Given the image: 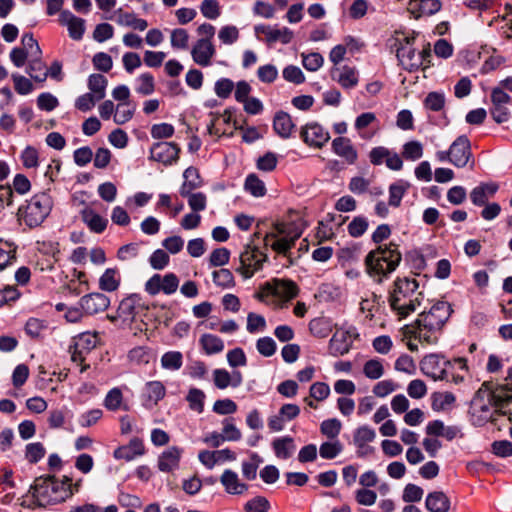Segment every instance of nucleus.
<instances>
[{
    "mask_svg": "<svg viewBox=\"0 0 512 512\" xmlns=\"http://www.w3.org/2000/svg\"><path fill=\"white\" fill-rule=\"evenodd\" d=\"M183 449L177 446L169 447L158 458V468L162 472H171L179 467Z\"/></svg>",
    "mask_w": 512,
    "mask_h": 512,
    "instance_id": "obj_26",
    "label": "nucleus"
},
{
    "mask_svg": "<svg viewBox=\"0 0 512 512\" xmlns=\"http://www.w3.org/2000/svg\"><path fill=\"white\" fill-rule=\"evenodd\" d=\"M34 498V506L45 507L56 504L69 498V492H65L63 479L59 481L55 476L40 477L30 488Z\"/></svg>",
    "mask_w": 512,
    "mask_h": 512,
    "instance_id": "obj_6",
    "label": "nucleus"
},
{
    "mask_svg": "<svg viewBox=\"0 0 512 512\" xmlns=\"http://www.w3.org/2000/svg\"><path fill=\"white\" fill-rule=\"evenodd\" d=\"M407 189L408 185L403 182L391 184L389 187V205L399 207Z\"/></svg>",
    "mask_w": 512,
    "mask_h": 512,
    "instance_id": "obj_53",
    "label": "nucleus"
},
{
    "mask_svg": "<svg viewBox=\"0 0 512 512\" xmlns=\"http://www.w3.org/2000/svg\"><path fill=\"white\" fill-rule=\"evenodd\" d=\"M61 25L66 26L69 36L76 41L82 39L85 32V20L75 16L68 10H63L59 16Z\"/></svg>",
    "mask_w": 512,
    "mask_h": 512,
    "instance_id": "obj_20",
    "label": "nucleus"
},
{
    "mask_svg": "<svg viewBox=\"0 0 512 512\" xmlns=\"http://www.w3.org/2000/svg\"><path fill=\"white\" fill-rule=\"evenodd\" d=\"M180 147L173 142H157L150 149V159L165 166L176 163L179 159Z\"/></svg>",
    "mask_w": 512,
    "mask_h": 512,
    "instance_id": "obj_11",
    "label": "nucleus"
},
{
    "mask_svg": "<svg viewBox=\"0 0 512 512\" xmlns=\"http://www.w3.org/2000/svg\"><path fill=\"white\" fill-rule=\"evenodd\" d=\"M450 362L437 354L425 356L420 362V368L424 375L433 380H448L447 367Z\"/></svg>",
    "mask_w": 512,
    "mask_h": 512,
    "instance_id": "obj_10",
    "label": "nucleus"
},
{
    "mask_svg": "<svg viewBox=\"0 0 512 512\" xmlns=\"http://www.w3.org/2000/svg\"><path fill=\"white\" fill-rule=\"evenodd\" d=\"M210 123L208 124V132L211 135L220 136H232L233 132H228L225 126H229L232 120V112L230 109L224 110L222 114L210 113Z\"/></svg>",
    "mask_w": 512,
    "mask_h": 512,
    "instance_id": "obj_22",
    "label": "nucleus"
},
{
    "mask_svg": "<svg viewBox=\"0 0 512 512\" xmlns=\"http://www.w3.org/2000/svg\"><path fill=\"white\" fill-rule=\"evenodd\" d=\"M220 483L225 492L230 495H243L248 491V485L241 481L239 475L231 470L226 469L220 476Z\"/></svg>",
    "mask_w": 512,
    "mask_h": 512,
    "instance_id": "obj_21",
    "label": "nucleus"
},
{
    "mask_svg": "<svg viewBox=\"0 0 512 512\" xmlns=\"http://www.w3.org/2000/svg\"><path fill=\"white\" fill-rule=\"evenodd\" d=\"M369 223L366 217L357 216L348 224V233L352 237L362 236L368 229Z\"/></svg>",
    "mask_w": 512,
    "mask_h": 512,
    "instance_id": "obj_56",
    "label": "nucleus"
},
{
    "mask_svg": "<svg viewBox=\"0 0 512 512\" xmlns=\"http://www.w3.org/2000/svg\"><path fill=\"white\" fill-rule=\"evenodd\" d=\"M311 334L317 338H325L332 331L331 323L325 318H315L309 323Z\"/></svg>",
    "mask_w": 512,
    "mask_h": 512,
    "instance_id": "obj_46",
    "label": "nucleus"
},
{
    "mask_svg": "<svg viewBox=\"0 0 512 512\" xmlns=\"http://www.w3.org/2000/svg\"><path fill=\"white\" fill-rule=\"evenodd\" d=\"M402 256L395 243H389L378 246L370 251L365 257V266L367 273L375 281L381 283L396 270L401 262Z\"/></svg>",
    "mask_w": 512,
    "mask_h": 512,
    "instance_id": "obj_4",
    "label": "nucleus"
},
{
    "mask_svg": "<svg viewBox=\"0 0 512 512\" xmlns=\"http://www.w3.org/2000/svg\"><path fill=\"white\" fill-rule=\"evenodd\" d=\"M414 278H397L389 295V305L399 320L408 317L421 305L423 294Z\"/></svg>",
    "mask_w": 512,
    "mask_h": 512,
    "instance_id": "obj_3",
    "label": "nucleus"
},
{
    "mask_svg": "<svg viewBox=\"0 0 512 512\" xmlns=\"http://www.w3.org/2000/svg\"><path fill=\"white\" fill-rule=\"evenodd\" d=\"M324 63L323 56L318 52H312L309 54H302V64L308 71L319 70Z\"/></svg>",
    "mask_w": 512,
    "mask_h": 512,
    "instance_id": "obj_57",
    "label": "nucleus"
},
{
    "mask_svg": "<svg viewBox=\"0 0 512 512\" xmlns=\"http://www.w3.org/2000/svg\"><path fill=\"white\" fill-rule=\"evenodd\" d=\"M212 276L214 284L223 289H229L235 286L234 276L229 269L222 268L215 270Z\"/></svg>",
    "mask_w": 512,
    "mask_h": 512,
    "instance_id": "obj_49",
    "label": "nucleus"
},
{
    "mask_svg": "<svg viewBox=\"0 0 512 512\" xmlns=\"http://www.w3.org/2000/svg\"><path fill=\"white\" fill-rule=\"evenodd\" d=\"M257 351L264 357H271L276 352V342L271 337L259 338L256 342Z\"/></svg>",
    "mask_w": 512,
    "mask_h": 512,
    "instance_id": "obj_64",
    "label": "nucleus"
},
{
    "mask_svg": "<svg viewBox=\"0 0 512 512\" xmlns=\"http://www.w3.org/2000/svg\"><path fill=\"white\" fill-rule=\"evenodd\" d=\"M397 57L401 64L410 71L422 66L421 57L417 56L415 49L409 45V42L398 48Z\"/></svg>",
    "mask_w": 512,
    "mask_h": 512,
    "instance_id": "obj_30",
    "label": "nucleus"
},
{
    "mask_svg": "<svg viewBox=\"0 0 512 512\" xmlns=\"http://www.w3.org/2000/svg\"><path fill=\"white\" fill-rule=\"evenodd\" d=\"M268 260L265 252L259 250L258 246L251 240L244 246L240 253V266L236 269L245 279L251 278L256 272L260 271L263 264Z\"/></svg>",
    "mask_w": 512,
    "mask_h": 512,
    "instance_id": "obj_8",
    "label": "nucleus"
},
{
    "mask_svg": "<svg viewBox=\"0 0 512 512\" xmlns=\"http://www.w3.org/2000/svg\"><path fill=\"white\" fill-rule=\"evenodd\" d=\"M499 186L494 182H482L470 192V200L475 206H484L494 197Z\"/></svg>",
    "mask_w": 512,
    "mask_h": 512,
    "instance_id": "obj_23",
    "label": "nucleus"
},
{
    "mask_svg": "<svg viewBox=\"0 0 512 512\" xmlns=\"http://www.w3.org/2000/svg\"><path fill=\"white\" fill-rule=\"evenodd\" d=\"M222 425V436L224 441H239L242 438L241 431L233 423L232 419H224Z\"/></svg>",
    "mask_w": 512,
    "mask_h": 512,
    "instance_id": "obj_55",
    "label": "nucleus"
},
{
    "mask_svg": "<svg viewBox=\"0 0 512 512\" xmlns=\"http://www.w3.org/2000/svg\"><path fill=\"white\" fill-rule=\"evenodd\" d=\"M263 459L257 453H251L248 461L242 462V474L247 480H254L257 476V470Z\"/></svg>",
    "mask_w": 512,
    "mask_h": 512,
    "instance_id": "obj_45",
    "label": "nucleus"
},
{
    "mask_svg": "<svg viewBox=\"0 0 512 512\" xmlns=\"http://www.w3.org/2000/svg\"><path fill=\"white\" fill-rule=\"evenodd\" d=\"M205 393L198 388H191L186 396L190 409L202 413L204 410Z\"/></svg>",
    "mask_w": 512,
    "mask_h": 512,
    "instance_id": "obj_52",
    "label": "nucleus"
},
{
    "mask_svg": "<svg viewBox=\"0 0 512 512\" xmlns=\"http://www.w3.org/2000/svg\"><path fill=\"white\" fill-rule=\"evenodd\" d=\"M136 111V105L131 101H126L124 103H118L115 106V113L113 116V120L118 125H123L130 121L134 113Z\"/></svg>",
    "mask_w": 512,
    "mask_h": 512,
    "instance_id": "obj_39",
    "label": "nucleus"
},
{
    "mask_svg": "<svg viewBox=\"0 0 512 512\" xmlns=\"http://www.w3.org/2000/svg\"><path fill=\"white\" fill-rule=\"evenodd\" d=\"M445 105V96L443 93L430 92L424 100V106L426 109L438 112Z\"/></svg>",
    "mask_w": 512,
    "mask_h": 512,
    "instance_id": "obj_60",
    "label": "nucleus"
},
{
    "mask_svg": "<svg viewBox=\"0 0 512 512\" xmlns=\"http://www.w3.org/2000/svg\"><path fill=\"white\" fill-rule=\"evenodd\" d=\"M184 182L180 187V195H188L189 192L202 186V180L197 168L190 166L183 173Z\"/></svg>",
    "mask_w": 512,
    "mask_h": 512,
    "instance_id": "obj_35",
    "label": "nucleus"
},
{
    "mask_svg": "<svg viewBox=\"0 0 512 512\" xmlns=\"http://www.w3.org/2000/svg\"><path fill=\"white\" fill-rule=\"evenodd\" d=\"M472 159L470 140L461 135L450 146V163L458 168H463Z\"/></svg>",
    "mask_w": 512,
    "mask_h": 512,
    "instance_id": "obj_12",
    "label": "nucleus"
},
{
    "mask_svg": "<svg viewBox=\"0 0 512 512\" xmlns=\"http://www.w3.org/2000/svg\"><path fill=\"white\" fill-rule=\"evenodd\" d=\"M237 408V404L233 400L225 398L216 400L213 404L212 410L218 415H230L234 414L237 411Z\"/></svg>",
    "mask_w": 512,
    "mask_h": 512,
    "instance_id": "obj_59",
    "label": "nucleus"
},
{
    "mask_svg": "<svg viewBox=\"0 0 512 512\" xmlns=\"http://www.w3.org/2000/svg\"><path fill=\"white\" fill-rule=\"evenodd\" d=\"M171 46L174 49L185 50L188 48L189 34L183 28H177L171 31Z\"/></svg>",
    "mask_w": 512,
    "mask_h": 512,
    "instance_id": "obj_58",
    "label": "nucleus"
},
{
    "mask_svg": "<svg viewBox=\"0 0 512 512\" xmlns=\"http://www.w3.org/2000/svg\"><path fill=\"white\" fill-rule=\"evenodd\" d=\"M16 246L8 241L0 240V270L15 260Z\"/></svg>",
    "mask_w": 512,
    "mask_h": 512,
    "instance_id": "obj_50",
    "label": "nucleus"
},
{
    "mask_svg": "<svg viewBox=\"0 0 512 512\" xmlns=\"http://www.w3.org/2000/svg\"><path fill=\"white\" fill-rule=\"evenodd\" d=\"M301 138L312 147L321 148L330 139L329 132L318 123H308L301 129Z\"/></svg>",
    "mask_w": 512,
    "mask_h": 512,
    "instance_id": "obj_15",
    "label": "nucleus"
},
{
    "mask_svg": "<svg viewBox=\"0 0 512 512\" xmlns=\"http://www.w3.org/2000/svg\"><path fill=\"white\" fill-rule=\"evenodd\" d=\"M364 375L372 380L379 379L384 374V367L379 359H370L363 366Z\"/></svg>",
    "mask_w": 512,
    "mask_h": 512,
    "instance_id": "obj_54",
    "label": "nucleus"
},
{
    "mask_svg": "<svg viewBox=\"0 0 512 512\" xmlns=\"http://www.w3.org/2000/svg\"><path fill=\"white\" fill-rule=\"evenodd\" d=\"M109 19L114 20L120 26L130 27L138 31H144L148 27L145 19L138 18L134 13L125 12L122 8L117 9Z\"/></svg>",
    "mask_w": 512,
    "mask_h": 512,
    "instance_id": "obj_27",
    "label": "nucleus"
},
{
    "mask_svg": "<svg viewBox=\"0 0 512 512\" xmlns=\"http://www.w3.org/2000/svg\"><path fill=\"white\" fill-rule=\"evenodd\" d=\"M423 155V146L418 141L407 142L403 147V156L408 160H418Z\"/></svg>",
    "mask_w": 512,
    "mask_h": 512,
    "instance_id": "obj_62",
    "label": "nucleus"
},
{
    "mask_svg": "<svg viewBox=\"0 0 512 512\" xmlns=\"http://www.w3.org/2000/svg\"><path fill=\"white\" fill-rule=\"evenodd\" d=\"M99 341L98 333L97 332H84L79 334L75 338V344L76 348L79 349L82 352H85L88 354L91 350H93Z\"/></svg>",
    "mask_w": 512,
    "mask_h": 512,
    "instance_id": "obj_41",
    "label": "nucleus"
},
{
    "mask_svg": "<svg viewBox=\"0 0 512 512\" xmlns=\"http://www.w3.org/2000/svg\"><path fill=\"white\" fill-rule=\"evenodd\" d=\"M332 148L338 156L345 158L349 163H354L357 159V152L348 138H335L332 142Z\"/></svg>",
    "mask_w": 512,
    "mask_h": 512,
    "instance_id": "obj_33",
    "label": "nucleus"
},
{
    "mask_svg": "<svg viewBox=\"0 0 512 512\" xmlns=\"http://www.w3.org/2000/svg\"><path fill=\"white\" fill-rule=\"evenodd\" d=\"M82 221L93 233H103L108 225V219L98 214L91 207L86 206L80 212Z\"/></svg>",
    "mask_w": 512,
    "mask_h": 512,
    "instance_id": "obj_28",
    "label": "nucleus"
},
{
    "mask_svg": "<svg viewBox=\"0 0 512 512\" xmlns=\"http://www.w3.org/2000/svg\"><path fill=\"white\" fill-rule=\"evenodd\" d=\"M455 402L456 397L452 392H434L431 395V407L436 412L452 410Z\"/></svg>",
    "mask_w": 512,
    "mask_h": 512,
    "instance_id": "obj_34",
    "label": "nucleus"
},
{
    "mask_svg": "<svg viewBox=\"0 0 512 512\" xmlns=\"http://www.w3.org/2000/svg\"><path fill=\"white\" fill-rule=\"evenodd\" d=\"M295 125L286 112H277L273 120V129L281 138L287 139L291 136Z\"/></svg>",
    "mask_w": 512,
    "mask_h": 512,
    "instance_id": "obj_31",
    "label": "nucleus"
},
{
    "mask_svg": "<svg viewBox=\"0 0 512 512\" xmlns=\"http://www.w3.org/2000/svg\"><path fill=\"white\" fill-rule=\"evenodd\" d=\"M147 399L157 404L166 394L165 386L160 381H150L145 386Z\"/></svg>",
    "mask_w": 512,
    "mask_h": 512,
    "instance_id": "obj_48",
    "label": "nucleus"
},
{
    "mask_svg": "<svg viewBox=\"0 0 512 512\" xmlns=\"http://www.w3.org/2000/svg\"><path fill=\"white\" fill-rule=\"evenodd\" d=\"M352 347L351 334L348 330L337 329L329 341L328 350L334 357L347 354Z\"/></svg>",
    "mask_w": 512,
    "mask_h": 512,
    "instance_id": "obj_18",
    "label": "nucleus"
},
{
    "mask_svg": "<svg viewBox=\"0 0 512 512\" xmlns=\"http://www.w3.org/2000/svg\"><path fill=\"white\" fill-rule=\"evenodd\" d=\"M330 74L331 78L344 89H351L358 85L359 74L355 67L348 65L333 67Z\"/></svg>",
    "mask_w": 512,
    "mask_h": 512,
    "instance_id": "obj_17",
    "label": "nucleus"
},
{
    "mask_svg": "<svg viewBox=\"0 0 512 512\" xmlns=\"http://www.w3.org/2000/svg\"><path fill=\"white\" fill-rule=\"evenodd\" d=\"M142 298L138 294H132L126 298H124L117 309L116 316H108V319L111 321H115L116 319H121L124 322H131L134 320L136 314L142 308Z\"/></svg>",
    "mask_w": 512,
    "mask_h": 512,
    "instance_id": "obj_13",
    "label": "nucleus"
},
{
    "mask_svg": "<svg viewBox=\"0 0 512 512\" xmlns=\"http://www.w3.org/2000/svg\"><path fill=\"white\" fill-rule=\"evenodd\" d=\"M441 9L439 0H410L407 10L415 19L422 16H430Z\"/></svg>",
    "mask_w": 512,
    "mask_h": 512,
    "instance_id": "obj_24",
    "label": "nucleus"
},
{
    "mask_svg": "<svg viewBox=\"0 0 512 512\" xmlns=\"http://www.w3.org/2000/svg\"><path fill=\"white\" fill-rule=\"evenodd\" d=\"M110 305V299L99 292L87 294L80 299L82 311L87 315L104 312Z\"/></svg>",
    "mask_w": 512,
    "mask_h": 512,
    "instance_id": "obj_16",
    "label": "nucleus"
},
{
    "mask_svg": "<svg viewBox=\"0 0 512 512\" xmlns=\"http://www.w3.org/2000/svg\"><path fill=\"white\" fill-rule=\"evenodd\" d=\"M199 343L206 354L212 355L223 351L224 342L221 338L213 334H204L201 336Z\"/></svg>",
    "mask_w": 512,
    "mask_h": 512,
    "instance_id": "obj_40",
    "label": "nucleus"
},
{
    "mask_svg": "<svg viewBox=\"0 0 512 512\" xmlns=\"http://www.w3.org/2000/svg\"><path fill=\"white\" fill-rule=\"evenodd\" d=\"M183 356L179 351H169L162 355L161 365L164 369L176 371L182 367Z\"/></svg>",
    "mask_w": 512,
    "mask_h": 512,
    "instance_id": "obj_47",
    "label": "nucleus"
},
{
    "mask_svg": "<svg viewBox=\"0 0 512 512\" xmlns=\"http://www.w3.org/2000/svg\"><path fill=\"white\" fill-rule=\"evenodd\" d=\"M26 73L36 82H44L48 76L45 64L41 59H31Z\"/></svg>",
    "mask_w": 512,
    "mask_h": 512,
    "instance_id": "obj_44",
    "label": "nucleus"
},
{
    "mask_svg": "<svg viewBox=\"0 0 512 512\" xmlns=\"http://www.w3.org/2000/svg\"><path fill=\"white\" fill-rule=\"evenodd\" d=\"M305 225L302 220L293 222H276L270 232L266 233L263 242L278 254L287 256L295 242L301 237Z\"/></svg>",
    "mask_w": 512,
    "mask_h": 512,
    "instance_id": "obj_5",
    "label": "nucleus"
},
{
    "mask_svg": "<svg viewBox=\"0 0 512 512\" xmlns=\"http://www.w3.org/2000/svg\"><path fill=\"white\" fill-rule=\"evenodd\" d=\"M269 508L270 503L263 496L254 497L253 499L249 500L244 506V510L246 512H268Z\"/></svg>",
    "mask_w": 512,
    "mask_h": 512,
    "instance_id": "obj_63",
    "label": "nucleus"
},
{
    "mask_svg": "<svg viewBox=\"0 0 512 512\" xmlns=\"http://www.w3.org/2000/svg\"><path fill=\"white\" fill-rule=\"evenodd\" d=\"M512 402V387L509 384L484 382L476 391L469 409L474 425L482 426L495 422L498 416H506V408Z\"/></svg>",
    "mask_w": 512,
    "mask_h": 512,
    "instance_id": "obj_1",
    "label": "nucleus"
},
{
    "mask_svg": "<svg viewBox=\"0 0 512 512\" xmlns=\"http://www.w3.org/2000/svg\"><path fill=\"white\" fill-rule=\"evenodd\" d=\"M425 504L430 512H447L450 508L448 497L440 491L429 493Z\"/></svg>",
    "mask_w": 512,
    "mask_h": 512,
    "instance_id": "obj_37",
    "label": "nucleus"
},
{
    "mask_svg": "<svg viewBox=\"0 0 512 512\" xmlns=\"http://www.w3.org/2000/svg\"><path fill=\"white\" fill-rule=\"evenodd\" d=\"M179 287V278L174 273H167L164 276L154 274L145 283V291L152 296L163 292L171 295L177 291Z\"/></svg>",
    "mask_w": 512,
    "mask_h": 512,
    "instance_id": "obj_9",
    "label": "nucleus"
},
{
    "mask_svg": "<svg viewBox=\"0 0 512 512\" xmlns=\"http://www.w3.org/2000/svg\"><path fill=\"white\" fill-rule=\"evenodd\" d=\"M255 34L258 38H260V35L265 36V41L268 44H273L276 42H281L282 44H288L291 42L293 38V32L287 28L282 27L279 28L277 26H270V25H256L254 27Z\"/></svg>",
    "mask_w": 512,
    "mask_h": 512,
    "instance_id": "obj_14",
    "label": "nucleus"
},
{
    "mask_svg": "<svg viewBox=\"0 0 512 512\" xmlns=\"http://www.w3.org/2000/svg\"><path fill=\"white\" fill-rule=\"evenodd\" d=\"M244 187L246 191L255 197H262L266 193V187L262 180L255 174H249L245 180Z\"/></svg>",
    "mask_w": 512,
    "mask_h": 512,
    "instance_id": "obj_51",
    "label": "nucleus"
},
{
    "mask_svg": "<svg viewBox=\"0 0 512 512\" xmlns=\"http://www.w3.org/2000/svg\"><path fill=\"white\" fill-rule=\"evenodd\" d=\"M108 80L102 74H92L88 78V88L90 93L94 94L96 98L102 100L106 95V87Z\"/></svg>",
    "mask_w": 512,
    "mask_h": 512,
    "instance_id": "obj_42",
    "label": "nucleus"
},
{
    "mask_svg": "<svg viewBox=\"0 0 512 512\" xmlns=\"http://www.w3.org/2000/svg\"><path fill=\"white\" fill-rule=\"evenodd\" d=\"M121 283L120 272L117 268H108L99 278V288L102 291L114 292Z\"/></svg>",
    "mask_w": 512,
    "mask_h": 512,
    "instance_id": "obj_36",
    "label": "nucleus"
},
{
    "mask_svg": "<svg viewBox=\"0 0 512 512\" xmlns=\"http://www.w3.org/2000/svg\"><path fill=\"white\" fill-rule=\"evenodd\" d=\"M181 196L188 199V204L194 212H199V211H203L206 209L207 198L204 193L189 192L188 195H181Z\"/></svg>",
    "mask_w": 512,
    "mask_h": 512,
    "instance_id": "obj_61",
    "label": "nucleus"
},
{
    "mask_svg": "<svg viewBox=\"0 0 512 512\" xmlns=\"http://www.w3.org/2000/svg\"><path fill=\"white\" fill-rule=\"evenodd\" d=\"M135 91L142 95L148 96L155 91V80L151 73H142L136 78Z\"/></svg>",
    "mask_w": 512,
    "mask_h": 512,
    "instance_id": "obj_43",
    "label": "nucleus"
},
{
    "mask_svg": "<svg viewBox=\"0 0 512 512\" xmlns=\"http://www.w3.org/2000/svg\"><path fill=\"white\" fill-rule=\"evenodd\" d=\"M272 447L276 457L280 459L290 458L296 449L293 438L289 436L275 439Z\"/></svg>",
    "mask_w": 512,
    "mask_h": 512,
    "instance_id": "obj_38",
    "label": "nucleus"
},
{
    "mask_svg": "<svg viewBox=\"0 0 512 512\" xmlns=\"http://www.w3.org/2000/svg\"><path fill=\"white\" fill-rule=\"evenodd\" d=\"M213 382L220 390H224L229 386L236 388L242 384L243 376L240 371L230 373L225 369L219 368L213 371Z\"/></svg>",
    "mask_w": 512,
    "mask_h": 512,
    "instance_id": "obj_25",
    "label": "nucleus"
},
{
    "mask_svg": "<svg viewBox=\"0 0 512 512\" xmlns=\"http://www.w3.org/2000/svg\"><path fill=\"white\" fill-rule=\"evenodd\" d=\"M215 53V47L208 39H198L191 50L194 62L202 67H207L211 64V59Z\"/></svg>",
    "mask_w": 512,
    "mask_h": 512,
    "instance_id": "obj_19",
    "label": "nucleus"
},
{
    "mask_svg": "<svg viewBox=\"0 0 512 512\" xmlns=\"http://www.w3.org/2000/svg\"><path fill=\"white\" fill-rule=\"evenodd\" d=\"M267 289L275 296L284 299H293L298 294V286L295 282L286 279H276L273 284H267Z\"/></svg>",
    "mask_w": 512,
    "mask_h": 512,
    "instance_id": "obj_29",
    "label": "nucleus"
},
{
    "mask_svg": "<svg viewBox=\"0 0 512 512\" xmlns=\"http://www.w3.org/2000/svg\"><path fill=\"white\" fill-rule=\"evenodd\" d=\"M104 407L108 411H128L129 405L124 401L122 390L118 387H114L108 391L103 402Z\"/></svg>",
    "mask_w": 512,
    "mask_h": 512,
    "instance_id": "obj_32",
    "label": "nucleus"
},
{
    "mask_svg": "<svg viewBox=\"0 0 512 512\" xmlns=\"http://www.w3.org/2000/svg\"><path fill=\"white\" fill-rule=\"evenodd\" d=\"M52 207V197L46 192L38 193L19 207L18 218L29 228H35L44 222Z\"/></svg>",
    "mask_w": 512,
    "mask_h": 512,
    "instance_id": "obj_7",
    "label": "nucleus"
},
{
    "mask_svg": "<svg viewBox=\"0 0 512 512\" xmlns=\"http://www.w3.org/2000/svg\"><path fill=\"white\" fill-rule=\"evenodd\" d=\"M452 312L448 302L439 301L429 311L420 313L413 324L405 325V335H413L420 343L435 344Z\"/></svg>",
    "mask_w": 512,
    "mask_h": 512,
    "instance_id": "obj_2",
    "label": "nucleus"
}]
</instances>
